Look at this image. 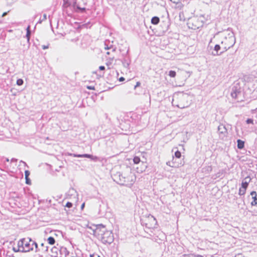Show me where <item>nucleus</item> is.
I'll use <instances>...</instances> for the list:
<instances>
[{
  "mask_svg": "<svg viewBox=\"0 0 257 257\" xmlns=\"http://www.w3.org/2000/svg\"><path fill=\"white\" fill-rule=\"evenodd\" d=\"M189 97V95L187 93L183 92L175 93L173 96L172 105L182 109L187 107L190 104L188 101Z\"/></svg>",
  "mask_w": 257,
  "mask_h": 257,
  "instance_id": "nucleus-1",
  "label": "nucleus"
},
{
  "mask_svg": "<svg viewBox=\"0 0 257 257\" xmlns=\"http://www.w3.org/2000/svg\"><path fill=\"white\" fill-rule=\"evenodd\" d=\"M222 34L224 39L221 41V45L223 46L225 44V45L229 48L232 47L235 43V38L233 32L228 29Z\"/></svg>",
  "mask_w": 257,
  "mask_h": 257,
  "instance_id": "nucleus-2",
  "label": "nucleus"
},
{
  "mask_svg": "<svg viewBox=\"0 0 257 257\" xmlns=\"http://www.w3.org/2000/svg\"><path fill=\"white\" fill-rule=\"evenodd\" d=\"M26 243L25 244V248L22 250V252H29L34 250L35 247V252H38L40 251V248H38V245L37 243L33 240L31 238L28 237Z\"/></svg>",
  "mask_w": 257,
  "mask_h": 257,
  "instance_id": "nucleus-3",
  "label": "nucleus"
},
{
  "mask_svg": "<svg viewBox=\"0 0 257 257\" xmlns=\"http://www.w3.org/2000/svg\"><path fill=\"white\" fill-rule=\"evenodd\" d=\"M113 179L120 185H127L129 180L127 177L124 176L121 173L117 172L113 176Z\"/></svg>",
  "mask_w": 257,
  "mask_h": 257,
  "instance_id": "nucleus-4",
  "label": "nucleus"
},
{
  "mask_svg": "<svg viewBox=\"0 0 257 257\" xmlns=\"http://www.w3.org/2000/svg\"><path fill=\"white\" fill-rule=\"evenodd\" d=\"M203 24L204 22L203 20H201V17L199 18H194L188 23V27L190 29L195 30L202 27Z\"/></svg>",
  "mask_w": 257,
  "mask_h": 257,
  "instance_id": "nucleus-5",
  "label": "nucleus"
},
{
  "mask_svg": "<svg viewBox=\"0 0 257 257\" xmlns=\"http://www.w3.org/2000/svg\"><path fill=\"white\" fill-rule=\"evenodd\" d=\"M104 244H111L114 240L113 234L111 231L106 230L99 239Z\"/></svg>",
  "mask_w": 257,
  "mask_h": 257,
  "instance_id": "nucleus-6",
  "label": "nucleus"
},
{
  "mask_svg": "<svg viewBox=\"0 0 257 257\" xmlns=\"http://www.w3.org/2000/svg\"><path fill=\"white\" fill-rule=\"evenodd\" d=\"M95 229H92L93 231V234L95 235L97 238L99 239L102 234L107 230V229L105 227V226L102 224L95 225Z\"/></svg>",
  "mask_w": 257,
  "mask_h": 257,
  "instance_id": "nucleus-7",
  "label": "nucleus"
},
{
  "mask_svg": "<svg viewBox=\"0 0 257 257\" xmlns=\"http://www.w3.org/2000/svg\"><path fill=\"white\" fill-rule=\"evenodd\" d=\"M148 222L145 223V225L149 228H155L157 223L156 219L152 215L150 214L148 217Z\"/></svg>",
  "mask_w": 257,
  "mask_h": 257,
  "instance_id": "nucleus-8",
  "label": "nucleus"
},
{
  "mask_svg": "<svg viewBox=\"0 0 257 257\" xmlns=\"http://www.w3.org/2000/svg\"><path fill=\"white\" fill-rule=\"evenodd\" d=\"M128 51L129 50L127 49V51L126 52L125 54H123V56L124 57L123 60H122V64L124 67L128 68L130 66V64L131 63V60L130 59V57L128 55Z\"/></svg>",
  "mask_w": 257,
  "mask_h": 257,
  "instance_id": "nucleus-9",
  "label": "nucleus"
},
{
  "mask_svg": "<svg viewBox=\"0 0 257 257\" xmlns=\"http://www.w3.org/2000/svg\"><path fill=\"white\" fill-rule=\"evenodd\" d=\"M241 93L240 88H238L237 86H233L231 92V96L232 98H237V96L238 94Z\"/></svg>",
  "mask_w": 257,
  "mask_h": 257,
  "instance_id": "nucleus-10",
  "label": "nucleus"
},
{
  "mask_svg": "<svg viewBox=\"0 0 257 257\" xmlns=\"http://www.w3.org/2000/svg\"><path fill=\"white\" fill-rule=\"evenodd\" d=\"M221 49V46L219 44L215 45L214 48V52H212V54L214 56L220 55L223 53V52H219V50Z\"/></svg>",
  "mask_w": 257,
  "mask_h": 257,
  "instance_id": "nucleus-11",
  "label": "nucleus"
},
{
  "mask_svg": "<svg viewBox=\"0 0 257 257\" xmlns=\"http://www.w3.org/2000/svg\"><path fill=\"white\" fill-rule=\"evenodd\" d=\"M250 195H251L252 199H253L252 201L251 202V205L252 206H255L257 205V194L256 191H251L250 193Z\"/></svg>",
  "mask_w": 257,
  "mask_h": 257,
  "instance_id": "nucleus-12",
  "label": "nucleus"
},
{
  "mask_svg": "<svg viewBox=\"0 0 257 257\" xmlns=\"http://www.w3.org/2000/svg\"><path fill=\"white\" fill-rule=\"evenodd\" d=\"M27 239L26 238L21 239L18 242V247L21 249V250H23V248H25V244L26 242Z\"/></svg>",
  "mask_w": 257,
  "mask_h": 257,
  "instance_id": "nucleus-13",
  "label": "nucleus"
},
{
  "mask_svg": "<svg viewBox=\"0 0 257 257\" xmlns=\"http://www.w3.org/2000/svg\"><path fill=\"white\" fill-rule=\"evenodd\" d=\"M218 131L220 134H222L224 136L227 133V129L225 126L223 124H220L218 126Z\"/></svg>",
  "mask_w": 257,
  "mask_h": 257,
  "instance_id": "nucleus-14",
  "label": "nucleus"
},
{
  "mask_svg": "<svg viewBox=\"0 0 257 257\" xmlns=\"http://www.w3.org/2000/svg\"><path fill=\"white\" fill-rule=\"evenodd\" d=\"M60 254H64L65 257H66L69 254V251L67 249V248L65 247H61L59 249Z\"/></svg>",
  "mask_w": 257,
  "mask_h": 257,
  "instance_id": "nucleus-15",
  "label": "nucleus"
},
{
  "mask_svg": "<svg viewBox=\"0 0 257 257\" xmlns=\"http://www.w3.org/2000/svg\"><path fill=\"white\" fill-rule=\"evenodd\" d=\"M40 251L43 253H45L48 252V246H45V244L44 243H42L40 244Z\"/></svg>",
  "mask_w": 257,
  "mask_h": 257,
  "instance_id": "nucleus-16",
  "label": "nucleus"
},
{
  "mask_svg": "<svg viewBox=\"0 0 257 257\" xmlns=\"http://www.w3.org/2000/svg\"><path fill=\"white\" fill-rule=\"evenodd\" d=\"M237 146L238 149L241 150L244 147V142L238 139L237 140Z\"/></svg>",
  "mask_w": 257,
  "mask_h": 257,
  "instance_id": "nucleus-17",
  "label": "nucleus"
},
{
  "mask_svg": "<svg viewBox=\"0 0 257 257\" xmlns=\"http://www.w3.org/2000/svg\"><path fill=\"white\" fill-rule=\"evenodd\" d=\"M160 22V18L158 17L154 16L151 19V23L153 25H157Z\"/></svg>",
  "mask_w": 257,
  "mask_h": 257,
  "instance_id": "nucleus-18",
  "label": "nucleus"
},
{
  "mask_svg": "<svg viewBox=\"0 0 257 257\" xmlns=\"http://www.w3.org/2000/svg\"><path fill=\"white\" fill-rule=\"evenodd\" d=\"M31 33V32L30 30V26H29L27 28V34H26V37H27V41L29 43V41L30 39Z\"/></svg>",
  "mask_w": 257,
  "mask_h": 257,
  "instance_id": "nucleus-19",
  "label": "nucleus"
},
{
  "mask_svg": "<svg viewBox=\"0 0 257 257\" xmlns=\"http://www.w3.org/2000/svg\"><path fill=\"white\" fill-rule=\"evenodd\" d=\"M51 252L54 254V256L57 257L58 254V251L59 250L58 248L56 246H53L51 249Z\"/></svg>",
  "mask_w": 257,
  "mask_h": 257,
  "instance_id": "nucleus-20",
  "label": "nucleus"
},
{
  "mask_svg": "<svg viewBox=\"0 0 257 257\" xmlns=\"http://www.w3.org/2000/svg\"><path fill=\"white\" fill-rule=\"evenodd\" d=\"M47 241L49 243V244L51 245H53L55 243V239L53 237L50 236L48 238Z\"/></svg>",
  "mask_w": 257,
  "mask_h": 257,
  "instance_id": "nucleus-21",
  "label": "nucleus"
},
{
  "mask_svg": "<svg viewBox=\"0 0 257 257\" xmlns=\"http://www.w3.org/2000/svg\"><path fill=\"white\" fill-rule=\"evenodd\" d=\"M133 162H134V164H138L139 163H140L141 161L140 157H139L138 156H135V157H134V158L133 159Z\"/></svg>",
  "mask_w": 257,
  "mask_h": 257,
  "instance_id": "nucleus-22",
  "label": "nucleus"
},
{
  "mask_svg": "<svg viewBox=\"0 0 257 257\" xmlns=\"http://www.w3.org/2000/svg\"><path fill=\"white\" fill-rule=\"evenodd\" d=\"M246 192V189H242L241 187L239 188V192L238 194L239 195H243L245 194Z\"/></svg>",
  "mask_w": 257,
  "mask_h": 257,
  "instance_id": "nucleus-23",
  "label": "nucleus"
},
{
  "mask_svg": "<svg viewBox=\"0 0 257 257\" xmlns=\"http://www.w3.org/2000/svg\"><path fill=\"white\" fill-rule=\"evenodd\" d=\"M171 77H175L176 75V72L174 70H170L168 74Z\"/></svg>",
  "mask_w": 257,
  "mask_h": 257,
  "instance_id": "nucleus-24",
  "label": "nucleus"
},
{
  "mask_svg": "<svg viewBox=\"0 0 257 257\" xmlns=\"http://www.w3.org/2000/svg\"><path fill=\"white\" fill-rule=\"evenodd\" d=\"M248 186V184L246 183V182H244V181H242L241 183V188L242 189H246L247 188Z\"/></svg>",
  "mask_w": 257,
  "mask_h": 257,
  "instance_id": "nucleus-25",
  "label": "nucleus"
},
{
  "mask_svg": "<svg viewBox=\"0 0 257 257\" xmlns=\"http://www.w3.org/2000/svg\"><path fill=\"white\" fill-rule=\"evenodd\" d=\"M175 156L176 158H180L181 157V153L177 150L175 152Z\"/></svg>",
  "mask_w": 257,
  "mask_h": 257,
  "instance_id": "nucleus-26",
  "label": "nucleus"
},
{
  "mask_svg": "<svg viewBox=\"0 0 257 257\" xmlns=\"http://www.w3.org/2000/svg\"><path fill=\"white\" fill-rule=\"evenodd\" d=\"M24 83V80L22 79H18L17 80V84L19 86H21Z\"/></svg>",
  "mask_w": 257,
  "mask_h": 257,
  "instance_id": "nucleus-27",
  "label": "nucleus"
},
{
  "mask_svg": "<svg viewBox=\"0 0 257 257\" xmlns=\"http://www.w3.org/2000/svg\"><path fill=\"white\" fill-rule=\"evenodd\" d=\"M17 0H7V5L12 6Z\"/></svg>",
  "mask_w": 257,
  "mask_h": 257,
  "instance_id": "nucleus-28",
  "label": "nucleus"
},
{
  "mask_svg": "<svg viewBox=\"0 0 257 257\" xmlns=\"http://www.w3.org/2000/svg\"><path fill=\"white\" fill-rule=\"evenodd\" d=\"M244 182H246V183L249 184V182L251 181V178L249 176L246 177L243 180Z\"/></svg>",
  "mask_w": 257,
  "mask_h": 257,
  "instance_id": "nucleus-29",
  "label": "nucleus"
},
{
  "mask_svg": "<svg viewBox=\"0 0 257 257\" xmlns=\"http://www.w3.org/2000/svg\"><path fill=\"white\" fill-rule=\"evenodd\" d=\"M76 8L77 10H79L82 13H84L86 11V9L85 8H81L78 6L76 7Z\"/></svg>",
  "mask_w": 257,
  "mask_h": 257,
  "instance_id": "nucleus-30",
  "label": "nucleus"
},
{
  "mask_svg": "<svg viewBox=\"0 0 257 257\" xmlns=\"http://www.w3.org/2000/svg\"><path fill=\"white\" fill-rule=\"evenodd\" d=\"M65 206L66 207H67V208H71L72 206H73V204L72 203L70 202H67L66 204V205H65Z\"/></svg>",
  "mask_w": 257,
  "mask_h": 257,
  "instance_id": "nucleus-31",
  "label": "nucleus"
},
{
  "mask_svg": "<svg viewBox=\"0 0 257 257\" xmlns=\"http://www.w3.org/2000/svg\"><path fill=\"white\" fill-rule=\"evenodd\" d=\"M82 156H83V158H90L93 157V155H90V154H82Z\"/></svg>",
  "mask_w": 257,
  "mask_h": 257,
  "instance_id": "nucleus-32",
  "label": "nucleus"
},
{
  "mask_svg": "<svg viewBox=\"0 0 257 257\" xmlns=\"http://www.w3.org/2000/svg\"><path fill=\"white\" fill-rule=\"evenodd\" d=\"M26 180V184L27 185H31V181L29 177H25Z\"/></svg>",
  "mask_w": 257,
  "mask_h": 257,
  "instance_id": "nucleus-33",
  "label": "nucleus"
},
{
  "mask_svg": "<svg viewBox=\"0 0 257 257\" xmlns=\"http://www.w3.org/2000/svg\"><path fill=\"white\" fill-rule=\"evenodd\" d=\"M246 122L247 124H253V120L252 118H247L246 120Z\"/></svg>",
  "mask_w": 257,
  "mask_h": 257,
  "instance_id": "nucleus-34",
  "label": "nucleus"
},
{
  "mask_svg": "<svg viewBox=\"0 0 257 257\" xmlns=\"http://www.w3.org/2000/svg\"><path fill=\"white\" fill-rule=\"evenodd\" d=\"M71 156H73L74 157H78V158H83L82 154H71Z\"/></svg>",
  "mask_w": 257,
  "mask_h": 257,
  "instance_id": "nucleus-35",
  "label": "nucleus"
},
{
  "mask_svg": "<svg viewBox=\"0 0 257 257\" xmlns=\"http://www.w3.org/2000/svg\"><path fill=\"white\" fill-rule=\"evenodd\" d=\"M47 19V15L46 14H44L43 16V18L42 20H39V22L41 23L42 21H44Z\"/></svg>",
  "mask_w": 257,
  "mask_h": 257,
  "instance_id": "nucleus-36",
  "label": "nucleus"
},
{
  "mask_svg": "<svg viewBox=\"0 0 257 257\" xmlns=\"http://www.w3.org/2000/svg\"><path fill=\"white\" fill-rule=\"evenodd\" d=\"M13 250L15 252H22V250H21V249L19 248L18 247V248H16V247H13Z\"/></svg>",
  "mask_w": 257,
  "mask_h": 257,
  "instance_id": "nucleus-37",
  "label": "nucleus"
},
{
  "mask_svg": "<svg viewBox=\"0 0 257 257\" xmlns=\"http://www.w3.org/2000/svg\"><path fill=\"white\" fill-rule=\"evenodd\" d=\"M221 49L222 50V51L221 52H223H223L226 51L228 49H229V48L228 46H226L225 45V47H221Z\"/></svg>",
  "mask_w": 257,
  "mask_h": 257,
  "instance_id": "nucleus-38",
  "label": "nucleus"
},
{
  "mask_svg": "<svg viewBox=\"0 0 257 257\" xmlns=\"http://www.w3.org/2000/svg\"><path fill=\"white\" fill-rule=\"evenodd\" d=\"M30 175V172L28 170H26L25 171V177H29V176Z\"/></svg>",
  "mask_w": 257,
  "mask_h": 257,
  "instance_id": "nucleus-39",
  "label": "nucleus"
},
{
  "mask_svg": "<svg viewBox=\"0 0 257 257\" xmlns=\"http://www.w3.org/2000/svg\"><path fill=\"white\" fill-rule=\"evenodd\" d=\"M89 159H91L92 160H93L94 161H97L99 160V158L96 156H93L92 158H90Z\"/></svg>",
  "mask_w": 257,
  "mask_h": 257,
  "instance_id": "nucleus-40",
  "label": "nucleus"
},
{
  "mask_svg": "<svg viewBox=\"0 0 257 257\" xmlns=\"http://www.w3.org/2000/svg\"><path fill=\"white\" fill-rule=\"evenodd\" d=\"M171 2L174 4H178L180 3V0H170Z\"/></svg>",
  "mask_w": 257,
  "mask_h": 257,
  "instance_id": "nucleus-41",
  "label": "nucleus"
},
{
  "mask_svg": "<svg viewBox=\"0 0 257 257\" xmlns=\"http://www.w3.org/2000/svg\"><path fill=\"white\" fill-rule=\"evenodd\" d=\"M105 68L104 66H100L99 67V69L100 71H104L105 70Z\"/></svg>",
  "mask_w": 257,
  "mask_h": 257,
  "instance_id": "nucleus-42",
  "label": "nucleus"
},
{
  "mask_svg": "<svg viewBox=\"0 0 257 257\" xmlns=\"http://www.w3.org/2000/svg\"><path fill=\"white\" fill-rule=\"evenodd\" d=\"M141 85V83L140 82H137L136 83V85L135 86V89H136L137 87L140 86Z\"/></svg>",
  "mask_w": 257,
  "mask_h": 257,
  "instance_id": "nucleus-43",
  "label": "nucleus"
},
{
  "mask_svg": "<svg viewBox=\"0 0 257 257\" xmlns=\"http://www.w3.org/2000/svg\"><path fill=\"white\" fill-rule=\"evenodd\" d=\"M89 90H94V87L92 86H88L87 87Z\"/></svg>",
  "mask_w": 257,
  "mask_h": 257,
  "instance_id": "nucleus-44",
  "label": "nucleus"
},
{
  "mask_svg": "<svg viewBox=\"0 0 257 257\" xmlns=\"http://www.w3.org/2000/svg\"><path fill=\"white\" fill-rule=\"evenodd\" d=\"M48 48H49V45H43L42 46V48L44 50L48 49Z\"/></svg>",
  "mask_w": 257,
  "mask_h": 257,
  "instance_id": "nucleus-45",
  "label": "nucleus"
},
{
  "mask_svg": "<svg viewBox=\"0 0 257 257\" xmlns=\"http://www.w3.org/2000/svg\"><path fill=\"white\" fill-rule=\"evenodd\" d=\"M207 170L208 172L211 171L212 167L211 166H208L207 168Z\"/></svg>",
  "mask_w": 257,
  "mask_h": 257,
  "instance_id": "nucleus-46",
  "label": "nucleus"
},
{
  "mask_svg": "<svg viewBox=\"0 0 257 257\" xmlns=\"http://www.w3.org/2000/svg\"><path fill=\"white\" fill-rule=\"evenodd\" d=\"M124 79H124V77H120V78H119V81H120V82H122V81H124Z\"/></svg>",
  "mask_w": 257,
  "mask_h": 257,
  "instance_id": "nucleus-47",
  "label": "nucleus"
},
{
  "mask_svg": "<svg viewBox=\"0 0 257 257\" xmlns=\"http://www.w3.org/2000/svg\"><path fill=\"white\" fill-rule=\"evenodd\" d=\"M194 257H204L202 256L201 255L199 254H193Z\"/></svg>",
  "mask_w": 257,
  "mask_h": 257,
  "instance_id": "nucleus-48",
  "label": "nucleus"
},
{
  "mask_svg": "<svg viewBox=\"0 0 257 257\" xmlns=\"http://www.w3.org/2000/svg\"><path fill=\"white\" fill-rule=\"evenodd\" d=\"M8 12H4L3 14V15H2V17H4L6 16L8 14Z\"/></svg>",
  "mask_w": 257,
  "mask_h": 257,
  "instance_id": "nucleus-49",
  "label": "nucleus"
},
{
  "mask_svg": "<svg viewBox=\"0 0 257 257\" xmlns=\"http://www.w3.org/2000/svg\"><path fill=\"white\" fill-rule=\"evenodd\" d=\"M142 164L144 165V170L147 168V165H146L145 164H144V162L143 161H142Z\"/></svg>",
  "mask_w": 257,
  "mask_h": 257,
  "instance_id": "nucleus-50",
  "label": "nucleus"
},
{
  "mask_svg": "<svg viewBox=\"0 0 257 257\" xmlns=\"http://www.w3.org/2000/svg\"><path fill=\"white\" fill-rule=\"evenodd\" d=\"M11 161L12 162H17V159H15V158H13V159H12Z\"/></svg>",
  "mask_w": 257,
  "mask_h": 257,
  "instance_id": "nucleus-51",
  "label": "nucleus"
},
{
  "mask_svg": "<svg viewBox=\"0 0 257 257\" xmlns=\"http://www.w3.org/2000/svg\"><path fill=\"white\" fill-rule=\"evenodd\" d=\"M84 206H85V203H82V205H81V208L82 209H83V208L84 207Z\"/></svg>",
  "mask_w": 257,
  "mask_h": 257,
  "instance_id": "nucleus-52",
  "label": "nucleus"
},
{
  "mask_svg": "<svg viewBox=\"0 0 257 257\" xmlns=\"http://www.w3.org/2000/svg\"><path fill=\"white\" fill-rule=\"evenodd\" d=\"M106 54L107 55H109L110 54V52H106Z\"/></svg>",
  "mask_w": 257,
  "mask_h": 257,
  "instance_id": "nucleus-53",
  "label": "nucleus"
},
{
  "mask_svg": "<svg viewBox=\"0 0 257 257\" xmlns=\"http://www.w3.org/2000/svg\"><path fill=\"white\" fill-rule=\"evenodd\" d=\"M221 47H225V44H224L223 46H222V45H221Z\"/></svg>",
  "mask_w": 257,
  "mask_h": 257,
  "instance_id": "nucleus-54",
  "label": "nucleus"
},
{
  "mask_svg": "<svg viewBox=\"0 0 257 257\" xmlns=\"http://www.w3.org/2000/svg\"><path fill=\"white\" fill-rule=\"evenodd\" d=\"M105 49H109V48L108 47H105Z\"/></svg>",
  "mask_w": 257,
  "mask_h": 257,
  "instance_id": "nucleus-55",
  "label": "nucleus"
},
{
  "mask_svg": "<svg viewBox=\"0 0 257 257\" xmlns=\"http://www.w3.org/2000/svg\"><path fill=\"white\" fill-rule=\"evenodd\" d=\"M6 161H7V162H9V160L8 159H7Z\"/></svg>",
  "mask_w": 257,
  "mask_h": 257,
  "instance_id": "nucleus-56",
  "label": "nucleus"
},
{
  "mask_svg": "<svg viewBox=\"0 0 257 257\" xmlns=\"http://www.w3.org/2000/svg\"><path fill=\"white\" fill-rule=\"evenodd\" d=\"M22 162L24 163L25 165H26V162H23V161H21Z\"/></svg>",
  "mask_w": 257,
  "mask_h": 257,
  "instance_id": "nucleus-57",
  "label": "nucleus"
},
{
  "mask_svg": "<svg viewBox=\"0 0 257 257\" xmlns=\"http://www.w3.org/2000/svg\"><path fill=\"white\" fill-rule=\"evenodd\" d=\"M115 51V49H112V51Z\"/></svg>",
  "mask_w": 257,
  "mask_h": 257,
  "instance_id": "nucleus-58",
  "label": "nucleus"
},
{
  "mask_svg": "<svg viewBox=\"0 0 257 257\" xmlns=\"http://www.w3.org/2000/svg\"><path fill=\"white\" fill-rule=\"evenodd\" d=\"M98 257H100L99 256H98Z\"/></svg>",
  "mask_w": 257,
  "mask_h": 257,
  "instance_id": "nucleus-59",
  "label": "nucleus"
}]
</instances>
